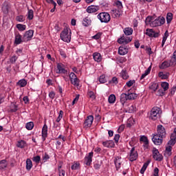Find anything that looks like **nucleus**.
<instances>
[{
  "label": "nucleus",
  "mask_w": 176,
  "mask_h": 176,
  "mask_svg": "<svg viewBox=\"0 0 176 176\" xmlns=\"http://www.w3.org/2000/svg\"><path fill=\"white\" fill-rule=\"evenodd\" d=\"M71 29L68 28H65L60 33V39L63 41V42H71Z\"/></svg>",
  "instance_id": "obj_1"
},
{
  "label": "nucleus",
  "mask_w": 176,
  "mask_h": 176,
  "mask_svg": "<svg viewBox=\"0 0 176 176\" xmlns=\"http://www.w3.org/2000/svg\"><path fill=\"white\" fill-rule=\"evenodd\" d=\"M160 108L157 107H154L150 111L149 119L151 120H157L160 118Z\"/></svg>",
  "instance_id": "obj_2"
},
{
  "label": "nucleus",
  "mask_w": 176,
  "mask_h": 176,
  "mask_svg": "<svg viewBox=\"0 0 176 176\" xmlns=\"http://www.w3.org/2000/svg\"><path fill=\"white\" fill-rule=\"evenodd\" d=\"M98 19L100 23H109L111 21V15L108 12H100L98 14Z\"/></svg>",
  "instance_id": "obj_3"
},
{
  "label": "nucleus",
  "mask_w": 176,
  "mask_h": 176,
  "mask_svg": "<svg viewBox=\"0 0 176 176\" xmlns=\"http://www.w3.org/2000/svg\"><path fill=\"white\" fill-rule=\"evenodd\" d=\"M166 23V19L163 16H159L155 20L151 21L150 25L151 27H160V25H163Z\"/></svg>",
  "instance_id": "obj_4"
},
{
  "label": "nucleus",
  "mask_w": 176,
  "mask_h": 176,
  "mask_svg": "<svg viewBox=\"0 0 176 176\" xmlns=\"http://www.w3.org/2000/svg\"><path fill=\"white\" fill-rule=\"evenodd\" d=\"M157 135H159L160 138H166L167 135V132L166 131V128L162 124L157 126Z\"/></svg>",
  "instance_id": "obj_5"
},
{
  "label": "nucleus",
  "mask_w": 176,
  "mask_h": 176,
  "mask_svg": "<svg viewBox=\"0 0 176 176\" xmlns=\"http://www.w3.org/2000/svg\"><path fill=\"white\" fill-rule=\"evenodd\" d=\"M146 35L149 38H159L160 36V32H155L153 29L147 28L146 30Z\"/></svg>",
  "instance_id": "obj_6"
},
{
  "label": "nucleus",
  "mask_w": 176,
  "mask_h": 176,
  "mask_svg": "<svg viewBox=\"0 0 176 176\" xmlns=\"http://www.w3.org/2000/svg\"><path fill=\"white\" fill-rule=\"evenodd\" d=\"M32 36H34V30H30L25 32L23 37V42H28V41H31V39H32Z\"/></svg>",
  "instance_id": "obj_7"
},
{
  "label": "nucleus",
  "mask_w": 176,
  "mask_h": 176,
  "mask_svg": "<svg viewBox=\"0 0 176 176\" xmlns=\"http://www.w3.org/2000/svg\"><path fill=\"white\" fill-rule=\"evenodd\" d=\"M138 157V153L135 151V147H133L130 151L129 160L130 162H134L137 160Z\"/></svg>",
  "instance_id": "obj_8"
},
{
  "label": "nucleus",
  "mask_w": 176,
  "mask_h": 176,
  "mask_svg": "<svg viewBox=\"0 0 176 176\" xmlns=\"http://www.w3.org/2000/svg\"><path fill=\"white\" fill-rule=\"evenodd\" d=\"M153 157L157 162H162L163 160V155L159 153V150L157 149L153 151Z\"/></svg>",
  "instance_id": "obj_9"
},
{
  "label": "nucleus",
  "mask_w": 176,
  "mask_h": 176,
  "mask_svg": "<svg viewBox=\"0 0 176 176\" xmlns=\"http://www.w3.org/2000/svg\"><path fill=\"white\" fill-rule=\"evenodd\" d=\"M10 9V4L8 1H5L2 4L1 10L6 16L9 14V10Z\"/></svg>",
  "instance_id": "obj_10"
},
{
  "label": "nucleus",
  "mask_w": 176,
  "mask_h": 176,
  "mask_svg": "<svg viewBox=\"0 0 176 176\" xmlns=\"http://www.w3.org/2000/svg\"><path fill=\"white\" fill-rule=\"evenodd\" d=\"M152 141L155 145H162L163 143V138L159 137V135L155 133L152 138Z\"/></svg>",
  "instance_id": "obj_11"
},
{
  "label": "nucleus",
  "mask_w": 176,
  "mask_h": 176,
  "mask_svg": "<svg viewBox=\"0 0 176 176\" xmlns=\"http://www.w3.org/2000/svg\"><path fill=\"white\" fill-rule=\"evenodd\" d=\"M176 142V128L173 129V132L170 135V140L168 142V145H171L173 146V145H175Z\"/></svg>",
  "instance_id": "obj_12"
},
{
  "label": "nucleus",
  "mask_w": 176,
  "mask_h": 176,
  "mask_svg": "<svg viewBox=\"0 0 176 176\" xmlns=\"http://www.w3.org/2000/svg\"><path fill=\"white\" fill-rule=\"evenodd\" d=\"M93 120H94V117L93 116H87V119L85 120L84 126L85 127H91L93 124Z\"/></svg>",
  "instance_id": "obj_13"
},
{
  "label": "nucleus",
  "mask_w": 176,
  "mask_h": 176,
  "mask_svg": "<svg viewBox=\"0 0 176 176\" xmlns=\"http://www.w3.org/2000/svg\"><path fill=\"white\" fill-rule=\"evenodd\" d=\"M131 41H133V38L131 37H121L120 38H119L118 40V43L120 44H124V45H127V43H130V42H131Z\"/></svg>",
  "instance_id": "obj_14"
},
{
  "label": "nucleus",
  "mask_w": 176,
  "mask_h": 176,
  "mask_svg": "<svg viewBox=\"0 0 176 176\" xmlns=\"http://www.w3.org/2000/svg\"><path fill=\"white\" fill-rule=\"evenodd\" d=\"M56 68L58 69V72H56V74H67L65 66L63 63H58Z\"/></svg>",
  "instance_id": "obj_15"
},
{
  "label": "nucleus",
  "mask_w": 176,
  "mask_h": 176,
  "mask_svg": "<svg viewBox=\"0 0 176 176\" xmlns=\"http://www.w3.org/2000/svg\"><path fill=\"white\" fill-rule=\"evenodd\" d=\"M100 10V6H89L87 8V13H96Z\"/></svg>",
  "instance_id": "obj_16"
},
{
  "label": "nucleus",
  "mask_w": 176,
  "mask_h": 176,
  "mask_svg": "<svg viewBox=\"0 0 176 176\" xmlns=\"http://www.w3.org/2000/svg\"><path fill=\"white\" fill-rule=\"evenodd\" d=\"M129 53V50L127 49V47L126 46H120L118 49V54L120 56H124L125 54H127Z\"/></svg>",
  "instance_id": "obj_17"
},
{
  "label": "nucleus",
  "mask_w": 176,
  "mask_h": 176,
  "mask_svg": "<svg viewBox=\"0 0 176 176\" xmlns=\"http://www.w3.org/2000/svg\"><path fill=\"white\" fill-rule=\"evenodd\" d=\"M102 145L106 148H115V142L113 140H107L102 142Z\"/></svg>",
  "instance_id": "obj_18"
},
{
  "label": "nucleus",
  "mask_w": 176,
  "mask_h": 176,
  "mask_svg": "<svg viewBox=\"0 0 176 176\" xmlns=\"http://www.w3.org/2000/svg\"><path fill=\"white\" fill-rule=\"evenodd\" d=\"M140 141L141 142H144L143 146L146 148V149H148V147L149 146V140H148V138L145 135H143L140 138Z\"/></svg>",
  "instance_id": "obj_19"
},
{
  "label": "nucleus",
  "mask_w": 176,
  "mask_h": 176,
  "mask_svg": "<svg viewBox=\"0 0 176 176\" xmlns=\"http://www.w3.org/2000/svg\"><path fill=\"white\" fill-rule=\"evenodd\" d=\"M47 138V125L44 124L42 129V140L45 141Z\"/></svg>",
  "instance_id": "obj_20"
},
{
  "label": "nucleus",
  "mask_w": 176,
  "mask_h": 176,
  "mask_svg": "<svg viewBox=\"0 0 176 176\" xmlns=\"http://www.w3.org/2000/svg\"><path fill=\"white\" fill-rule=\"evenodd\" d=\"M93 155H94V153L91 152L89 153V155L87 157H85V162H86L85 164L87 166H90V164H91Z\"/></svg>",
  "instance_id": "obj_21"
},
{
  "label": "nucleus",
  "mask_w": 176,
  "mask_h": 176,
  "mask_svg": "<svg viewBox=\"0 0 176 176\" xmlns=\"http://www.w3.org/2000/svg\"><path fill=\"white\" fill-rule=\"evenodd\" d=\"M127 100H129V96L126 94H122L120 96V102L122 105H124V104L126 103V101H127Z\"/></svg>",
  "instance_id": "obj_22"
},
{
  "label": "nucleus",
  "mask_w": 176,
  "mask_h": 176,
  "mask_svg": "<svg viewBox=\"0 0 176 176\" xmlns=\"http://www.w3.org/2000/svg\"><path fill=\"white\" fill-rule=\"evenodd\" d=\"M94 60L97 63H100L101 60H102V57L101 56V54L98 52H95L93 54Z\"/></svg>",
  "instance_id": "obj_23"
},
{
  "label": "nucleus",
  "mask_w": 176,
  "mask_h": 176,
  "mask_svg": "<svg viewBox=\"0 0 176 176\" xmlns=\"http://www.w3.org/2000/svg\"><path fill=\"white\" fill-rule=\"evenodd\" d=\"M122 157H116V159L114 160V163L116 164V167L117 170H119V168L120 167L122 164Z\"/></svg>",
  "instance_id": "obj_24"
},
{
  "label": "nucleus",
  "mask_w": 176,
  "mask_h": 176,
  "mask_svg": "<svg viewBox=\"0 0 176 176\" xmlns=\"http://www.w3.org/2000/svg\"><path fill=\"white\" fill-rule=\"evenodd\" d=\"M82 25H84V27H89V25H91V19L88 16L85 17L83 19Z\"/></svg>",
  "instance_id": "obj_25"
},
{
  "label": "nucleus",
  "mask_w": 176,
  "mask_h": 176,
  "mask_svg": "<svg viewBox=\"0 0 176 176\" xmlns=\"http://www.w3.org/2000/svg\"><path fill=\"white\" fill-rule=\"evenodd\" d=\"M22 42H24V41L23 40V38H21V36L20 35V34L15 35V45H20V43H22Z\"/></svg>",
  "instance_id": "obj_26"
},
{
  "label": "nucleus",
  "mask_w": 176,
  "mask_h": 176,
  "mask_svg": "<svg viewBox=\"0 0 176 176\" xmlns=\"http://www.w3.org/2000/svg\"><path fill=\"white\" fill-rule=\"evenodd\" d=\"M113 12V17H120L123 14L122 10H114Z\"/></svg>",
  "instance_id": "obj_27"
},
{
  "label": "nucleus",
  "mask_w": 176,
  "mask_h": 176,
  "mask_svg": "<svg viewBox=\"0 0 176 176\" xmlns=\"http://www.w3.org/2000/svg\"><path fill=\"white\" fill-rule=\"evenodd\" d=\"M126 94L128 95V100H135V98L138 97V95H137V94L131 93L130 92V90H129Z\"/></svg>",
  "instance_id": "obj_28"
},
{
  "label": "nucleus",
  "mask_w": 176,
  "mask_h": 176,
  "mask_svg": "<svg viewBox=\"0 0 176 176\" xmlns=\"http://www.w3.org/2000/svg\"><path fill=\"white\" fill-rule=\"evenodd\" d=\"M32 168V161L30 158L26 160V170L30 171Z\"/></svg>",
  "instance_id": "obj_29"
},
{
  "label": "nucleus",
  "mask_w": 176,
  "mask_h": 176,
  "mask_svg": "<svg viewBox=\"0 0 176 176\" xmlns=\"http://www.w3.org/2000/svg\"><path fill=\"white\" fill-rule=\"evenodd\" d=\"M171 151H173V147L171 146H168L165 150V153H164L165 156H171L172 155Z\"/></svg>",
  "instance_id": "obj_30"
},
{
  "label": "nucleus",
  "mask_w": 176,
  "mask_h": 176,
  "mask_svg": "<svg viewBox=\"0 0 176 176\" xmlns=\"http://www.w3.org/2000/svg\"><path fill=\"white\" fill-rule=\"evenodd\" d=\"M8 167V162L6 160H2L0 161V170H3V168H6Z\"/></svg>",
  "instance_id": "obj_31"
},
{
  "label": "nucleus",
  "mask_w": 176,
  "mask_h": 176,
  "mask_svg": "<svg viewBox=\"0 0 176 176\" xmlns=\"http://www.w3.org/2000/svg\"><path fill=\"white\" fill-rule=\"evenodd\" d=\"M149 163H151V162L147 161L144 164L143 166L140 170V174H144L145 173V170H146V168H148V166H149Z\"/></svg>",
  "instance_id": "obj_32"
},
{
  "label": "nucleus",
  "mask_w": 176,
  "mask_h": 176,
  "mask_svg": "<svg viewBox=\"0 0 176 176\" xmlns=\"http://www.w3.org/2000/svg\"><path fill=\"white\" fill-rule=\"evenodd\" d=\"M108 101L109 104H115V101H116V96L114 94H111L109 96Z\"/></svg>",
  "instance_id": "obj_33"
},
{
  "label": "nucleus",
  "mask_w": 176,
  "mask_h": 176,
  "mask_svg": "<svg viewBox=\"0 0 176 176\" xmlns=\"http://www.w3.org/2000/svg\"><path fill=\"white\" fill-rule=\"evenodd\" d=\"M124 33L125 35H132L133 34V28H126L124 29Z\"/></svg>",
  "instance_id": "obj_34"
},
{
  "label": "nucleus",
  "mask_w": 176,
  "mask_h": 176,
  "mask_svg": "<svg viewBox=\"0 0 176 176\" xmlns=\"http://www.w3.org/2000/svg\"><path fill=\"white\" fill-rule=\"evenodd\" d=\"M17 85L20 87H25L27 86V80L25 79H21L17 82Z\"/></svg>",
  "instance_id": "obj_35"
},
{
  "label": "nucleus",
  "mask_w": 176,
  "mask_h": 176,
  "mask_svg": "<svg viewBox=\"0 0 176 176\" xmlns=\"http://www.w3.org/2000/svg\"><path fill=\"white\" fill-rule=\"evenodd\" d=\"M149 89L151 90H153V91H156L157 89H159V83L157 82H153L151 85L149 87Z\"/></svg>",
  "instance_id": "obj_36"
},
{
  "label": "nucleus",
  "mask_w": 176,
  "mask_h": 176,
  "mask_svg": "<svg viewBox=\"0 0 176 176\" xmlns=\"http://www.w3.org/2000/svg\"><path fill=\"white\" fill-rule=\"evenodd\" d=\"M171 65L168 61H164L162 63V65L160 66V68L161 69H164L165 68H168Z\"/></svg>",
  "instance_id": "obj_37"
},
{
  "label": "nucleus",
  "mask_w": 176,
  "mask_h": 176,
  "mask_svg": "<svg viewBox=\"0 0 176 176\" xmlns=\"http://www.w3.org/2000/svg\"><path fill=\"white\" fill-rule=\"evenodd\" d=\"M172 21H173V13L168 12L167 14H166L167 24H170V23H171Z\"/></svg>",
  "instance_id": "obj_38"
},
{
  "label": "nucleus",
  "mask_w": 176,
  "mask_h": 176,
  "mask_svg": "<svg viewBox=\"0 0 176 176\" xmlns=\"http://www.w3.org/2000/svg\"><path fill=\"white\" fill-rule=\"evenodd\" d=\"M101 164H102V162L96 161L94 164V168H95V170H100Z\"/></svg>",
  "instance_id": "obj_39"
},
{
  "label": "nucleus",
  "mask_w": 176,
  "mask_h": 176,
  "mask_svg": "<svg viewBox=\"0 0 176 176\" xmlns=\"http://www.w3.org/2000/svg\"><path fill=\"white\" fill-rule=\"evenodd\" d=\"M28 20H32L34 19V10L28 9Z\"/></svg>",
  "instance_id": "obj_40"
},
{
  "label": "nucleus",
  "mask_w": 176,
  "mask_h": 176,
  "mask_svg": "<svg viewBox=\"0 0 176 176\" xmlns=\"http://www.w3.org/2000/svg\"><path fill=\"white\" fill-rule=\"evenodd\" d=\"M120 75H121L122 79H124V80L129 79V74H127V71H126V70H122V71L121 72Z\"/></svg>",
  "instance_id": "obj_41"
},
{
  "label": "nucleus",
  "mask_w": 176,
  "mask_h": 176,
  "mask_svg": "<svg viewBox=\"0 0 176 176\" xmlns=\"http://www.w3.org/2000/svg\"><path fill=\"white\" fill-rule=\"evenodd\" d=\"M79 78L78 77L74 78L72 81H71L72 85H74V86H76L77 87L79 86Z\"/></svg>",
  "instance_id": "obj_42"
},
{
  "label": "nucleus",
  "mask_w": 176,
  "mask_h": 176,
  "mask_svg": "<svg viewBox=\"0 0 176 176\" xmlns=\"http://www.w3.org/2000/svg\"><path fill=\"white\" fill-rule=\"evenodd\" d=\"M16 28L19 30V31H25L27 26L25 25L19 23L16 25Z\"/></svg>",
  "instance_id": "obj_43"
},
{
  "label": "nucleus",
  "mask_w": 176,
  "mask_h": 176,
  "mask_svg": "<svg viewBox=\"0 0 176 176\" xmlns=\"http://www.w3.org/2000/svg\"><path fill=\"white\" fill-rule=\"evenodd\" d=\"M168 82H162L161 84V87L164 89V91H167V90H168Z\"/></svg>",
  "instance_id": "obj_44"
},
{
  "label": "nucleus",
  "mask_w": 176,
  "mask_h": 176,
  "mask_svg": "<svg viewBox=\"0 0 176 176\" xmlns=\"http://www.w3.org/2000/svg\"><path fill=\"white\" fill-rule=\"evenodd\" d=\"M100 83H107V77H105V74H102L99 77Z\"/></svg>",
  "instance_id": "obj_45"
},
{
  "label": "nucleus",
  "mask_w": 176,
  "mask_h": 176,
  "mask_svg": "<svg viewBox=\"0 0 176 176\" xmlns=\"http://www.w3.org/2000/svg\"><path fill=\"white\" fill-rule=\"evenodd\" d=\"M32 161L34 162L36 164H39L41 162V156L36 155L32 157Z\"/></svg>",
  "instance_id": "obj_46"
},
{
  "label": "nucleus",
  "mask_w": 176,
  "mask_h": 176,
  "mask_svg": "<svg viewBox=\"0 0 176 176\" xmlns=\"http://www.w3.org/2000/svg\"><path fill=\"white\" fill-rule=\"evenodd\" d=\"M25 128L27 129V130H32V129H34V122H28L25 125Z\"/></svg>",
  "instance_id": "obj_47"
},
{
  "label": "nucleus",
  "mask_w": 176,
  "mask_h": 176,
  "mask_svg": "<svg viewBox=\"0 0 176 176\" xmlns=\"http://www.w3.org/2000/svg\"><path fill=\"white\" fill-rule=\"evenodd\" d=\"M16 146L18 148H24L25 146V141L24 140H21L20 142H18V143L16 144Z\"/></svg>",
  "instance_id": "obj_48"
},
{
  "label": "nucleus",
  "mask_w": 176,
  "mask_h": 176,
  "mask_svg": "<svg viewBox=\"0 0 176 176\" xmlns=\"http://www.w3.org/2000/svg\"><path fill=\"white\" fill-rule=\"evenodd\" d=\"M80 168V164L76 162L73 165H72V170H79Z\"/></svg>",
  "instance_id": "obj_49"
},
{
  "label": "nucleus",
  "mask_w": 176,
  "mask_h": 176,
  "mask_svg": "<svg viewBox=\"0 0 176 176\" xmlns=\"http://www.w3.org/2000/svg\"><path fill=\"white\" fill-rule=\"evenodd\" d=\"M16 21L19 23H23V21H25V18L23 15H19L16 17Z\"/></svg>",
  "instance_id": "obj_50"
},
{
  "label": "nucleus",
  "mask_w": 176,
  "mask_h": 176,
  "mask_svg": "<svg viewBox=\"0 0 176 176\" xmlns=\"http://www.w3.org/2000/svg\"><path fill=\"white\" fill-rule=\"evenodd\" d=\"M135 111H137V107L135 104H132L129 107V113H133V112H135Z\"/></svg>",
  "instance_id": "obj_51"
},
{
  "label": "nucleus",
  "mask_w": 176,
  "mask_h": 176,
  "mask_svg": "<svg viewBox=\"0 0 176 176\" xmlns=\"http://www.w3.org/2000/svg\"><path fill=\"white\" fill-rule=\"evenodd\" d=\"M63 115H64V111H63V110H60L59 111V114L58 118H56V122L57 123L60 122V121L61 120V119H63Z\"/></svg>",
  "instance_id": "obj_52"
},
{
  "label": "nucleus",
  "mask_w": 176,
  "mask_h": 176,
  "mask_svg": "<svg viewBox=\"0 0 176 176\" xmlns=\"http://www.w3.org/2000/svg\"><path fill=\"white\" fill-rule=\"evenodd\" d=\"M50 159V157L49 156V154L47 153H45L44 155H43V163H45L47 160H49Z\"/></svg>",
  "instance_id": "obj_53"
},
{
  "label": "nucleus",
  "mask_w": 176,
  "mask_h": 176,
  "mask_svg": "<svg viewBox=\"0 0 176 176\" xmlns=\"http://www.w3.org/2000/svg\"><path fill=\"white\" fill-rule=\"evenodd\" d=\"M88 96L89 98H91V100H96V95L94 94V92L93 91H90L88 92Z\"/></svg>",
  "instance_id": "obj_54"
},
{
  "label": "nucleus",
  "mask_w": 176,
  "mask_h": 176,
  "mask_svg": "<svg viewBox=\"0 0 176 176\" xmlns=\"http://www.w3.org/2000/svg\"><path fill=\"white\" fill-rule=\"evenodd\" d=\"M116 5L119 10H122V9H123V5L122 4L121 1H117L116 2Z\"/></svg>",
  "instance_id": "obj_55"
},
{
  "label": "nucleus",
  "mask_w": 176,
  "mask_h": 176,
  "mask_svg": "<svg viewBox=\"0 0 176 176\" xmlns=\"http://www.w3.org/2000/svg\"><path fill=\"white\" fill-rule=\"evenodd\" d=\"M17 58H19V57H17V56L16 55H14L13 56H12L10 59L11 64H14V63L17 61Z\"/></svg>",
  "instance_id": "obj_56"
},
{
  "label": "nucleus",
  "mask_w": 176,
  "mask_h": 176,
  "mask_svg": "<svg viewBox=\"0 0 176 176\" xmlns=\"http://www.w3.org/2000/svg\"><path fill=\"white\" fill-rule=\"evenodd\" d=\"M69 79H70V82H72V80H74V79H75V78L76 77V74H75V73L72 72L70 73V74L69 75Z\"/></svg>",
  "instance_id": "obj_57"
},
{
  "label": "nucleus",
  "mask_w": 176,
  "mask_h": 176,
  "mask_svg": "<svg viewBox=\"0 0 176 176\" xmlns=\"http://www.w3.org/2000/svg\"><path fill=\"white\" fill-rule=\"evenodd\" d=\"M133 83H135V80H130L129 81L126 82V86L128 87H131V86H133Z\"/></svg>",
  "instance_id": "obj_58"
},
{
  "label": "nucleus",
  "mask_w": 176,
  "mask_h": 176,
  "mask_svg": "<svg viewBox=\"0 0 176 176\" xmlns=\"http://www.w3.org/2000/svg\"><path fill=\"white\" fill-rule=\"evenodd\" d=\"M19 108V106L16 104H13L12 106L11 112H17V109Z\"/></svg>",
  "instance_id": "obj_59"
},
{
  "label": "nucleus",
  "mask_w": 176,
  "mask_h": 176,
  "mask_svg": "<svg viewBox=\"0 0 176 176\" xmlns=\"http://www.w3.org/2000/svg\"><path fill=\"white\" fill-rule=\"evenodd\" d=\"M120 138V135L119 134H116L114 136V141L116 142V144H118L119 142V139Z\"/></svg>",
  "instance_id": "obj_60"
},
{
  "label": "nucleus",
  "mask_w": 176,
  "mask_h": 176,
  "mask_svg": "<svg viewBox=\"0 0 176 176\" xmlns=\"http://www.w3.org/2000/svg\"><path fill=\"white\" fill-rule=\"evenodd\" d=\"M101 35H102V33L98 32L95 36H93L94 39H100L101 38Z\"/></svg>",
  "instance_id": "obj_61"
},
{
  "label": "nucleus",
  "mask_w": 176,
  "mask_h": 176,
  "mask_svg": "<svg viewBox=\"0 0 176 176\" xmlns=\"http://www.w3.org/2000/svg\"><path fill=\"white\" fill-rule=\"evenodd\" d=\"M49 97L50 98H51L52 100H54V97H56V93H54V91H51L49 94Z\"/></svg>",
  "instance_id": "obj_62"
},
{
  "label": "nucleus",
  "mask_w": 176,
  "mask_h": 176,
  "mask_svg": "<svg viewBox=\"0 0 176 176\" xmlns=\"http://www.w3.org/2000/svg\"><path fill=\"white\" fill-rule=\"evenodd\" d=\"M157 93V95L160 96V97H163V96H164V91H163V89H159Z\"/></svg>",
  "instance_id": "obj_63"
},
{
  "label": "nucleus",
  "mask_w": 176,
  "mask_h": 176,
  "mask_svg": "<svg viewBox=\"0 0 176 176\" xmlns=\"http://www.w3.org/2000/svg\"><path fill=\"white\" fill-rule=\"evenodd\" d=\"M59 176H65V170H58Z\"/></svg>",
  "instance_id": "obj_64"
}]
</instances>
